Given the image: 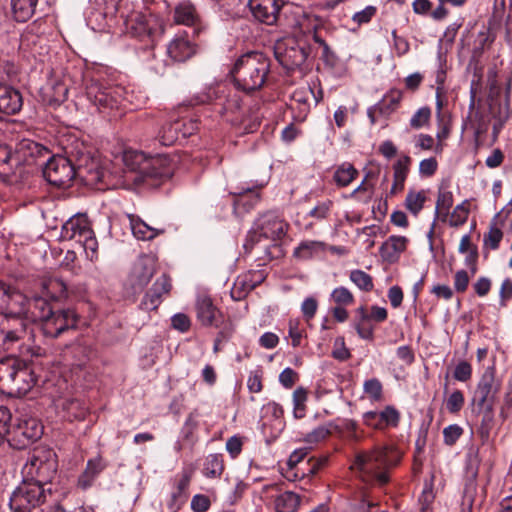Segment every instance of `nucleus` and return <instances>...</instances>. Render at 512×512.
<instances>
[{"instance_id":"nucleus-32","label":"nucleus","mask_w":512,"mask_h":512,"mask_svg":"<svg viewBox=\"0 0 512 512\" xmlns=\"http://www.w3.org/2000/svg\"><path fill=\"white\" fill-rule=\"evenodd\" d=\"M406 244V237L390 236L381 246L382 256L388 260H395L406 249Z\"/></svg>"},{"instance_id":"nucleus-48","label":"nucleus","mask_w":512,"mask_h":512,"mask_svg":"<svg viewBox=\"0 0 512 512\" xmlns=\"http://www.w3.org/2000/svg\"><path fill=\"white\" fill-rule=\"evenodd\" d=\"M412 159L408 155L401 156L394 164H393V178L398 180L399 182H405L409 173L410 165Z\"/></svg>"},{"instance_id":"nucleus-25","label":"nucleus","mask_w":512,"mask_h":512,"mask_svg":"<svg viewBox=\"0 0 512 512\" xmlns=\"http://www.w3.org/2000/svg\"><path fill=\"white\" fill-rule=\"evenodd\" d=\"M174 20L178 24L196 26L200 23V16L196 7L189 1L181 2L174 10Z\"/></svg>"},{"instance_id":"nucleus-24","label":"nucleus","mask_w":512,"mask_h":512,"mask_svg":"<svg viewBox=\"0 0 512 512\" xmlns=\"http://www.w3.org/2000/svg\"><path fill=\"white\" fill-rule=\"evenodd\" d=\"M155 272L154 262L149 257L140 258L134 265L132 278L134 285L143 287L151 280Z\"/></svg>"},{"instance_id":"nucleus-12","label":"nucleus","mask_w":512,"mask_h":512,"mask_svg":"<svg viewBox=\"0 0 512 512\" xmlns=\"http://www.w3.org/2000/svg\"><path fill=\"white\" fill-rule=\"evenodd\" d=\"M67 154L69 155L67 158L72 160V163L75 166V171L78 173L79 177L89 183H98L102 181L103 171L100 169L98 162L90 155V153L85 151L82 144L81 147H79L78 144L71 147V149L67 151Z\"/></svg>"},{"instance_id":"nucleus-39","label":"nucleus","mask_w":512,"mask_h":512,"mask_svg":"<svg viewBox=\"0 0 512 512\" xmlns=\"http://www.w3.org/2000/svg\"><path fill=\"white\" fill-rule=\"evenodd\" d=\"M255 283L251 279V275L244 274L238 276L233 283L230 295L233 300L240 301L255 288Z\"/></svg>"},{"instance_id":"nucleus-19","label":"nucleus","mask_w":512,"mask_h":512,"mask_svg":"<svg viewBox=\"0 0 512 512\" xmlns=\"http://www.w3.org/2000/svg\"><path fill=\"white\" fill-rule=\"evenodd\" d=\"M156 20L152 15H144L142 13H133L126 20V27L129 32L138 38H152L155 31Z\"/></svg>"},{"instance_id":"nucleus-6","label":"nucleus","mask_w":512,"mask_h":512,"mask_svg":"<svg viewBox=\"0 0 512 512\" xmlns=\"http://www.w3.org/2000/svg\"><path fill=\"white\" fill-rule=\"evenodd\" d=\"M125 165L132 171H137L143 177L166 180L172 177L173 168L167 158H146L142 152H126Z\"/></svg>"},{"instance_id":"nucleus-55","label":"nucleus","mask_w":512,"mask_h":512,"mask_svg":"<svg viewBox=\"0 0 512 512\" xmlns=\"http://www.w3.org/2000/svg\"><path fill=\"white\" fill-rule=\"evenodd\" d=\"M363 389L371 401L378 402L382 399L383 387L377 378L366 380Z\"/></svg>"},{"instance_id":"nucleus-54","label":"nucleus","mask_w":512,"mask_h":512,"mask_svg":"<svg viewBox=\"0 0 512 512\" xmlns=\"http://www.w3.org/2000/svg\"><path fill=\"white\" fill-rule=\"evenodd\" d=\"M479 412L483 413L481 426H480V433L482 437H488L489 431L493 424L494 419V405H486L485 407H477Z\"/></svg>"},{"instance_id":"nucleus-56","label":"nucleus","mask_w":512,"mask_h":512,"mask_svg":"<svg viewBox=\"0 0 512 512\" xmlns=\"http://www.w3.org/2000/svg\"><path fill=\"white\" fill-rule=\"evenodd\" d=\"M12 414L7 407L0 406V445L8 440Z\"/></svg>"},{"instance_id":"nucleus-14","label":"nucleus","mask_w":512,"mask_h":512,"mask_svg":"<svg viewBox=\"0 0 512 512\" xmlns=\"http://www.w3.org/2000/svg\"><path fill=\"white\" fill-rule=\"evenodd\" d=\"M78 323V315L73 309H53L41 329L46 337L57 338L64 332L75 329Z\"/></svg>"},{"instance_id":"nucleus-17","label":"nucleus","mask_w":512,"mask_h":512,"mask_svg":"<svg viewBox=\"0 0 512 512\" xmlns=\"http://www.w3.org/2000/svg\"><path fill=\"white\" fill-rule=\"evenodd\" d=\"M196 318L204 327H218L222 320L221 311L207 295H199L195 303Z\"/></svg>"},{"instance_id":"nucleus-7","label":"nucleus","mask_w":512,"mask_h":512,"mask_svg":"<svg viewBox=\"0 0 512 512\" xmlns=\"http://www.w3.org/2000/svg\"><path fill=\"white\" fill-rule=\"evenodd\" d=\"M46 492L51 493V488L45 489L40 484L23 478L9 498L11 511L31 512L46 501Z\"/></svg>"},{"instance_id":"nucleus-60","label":"nucleus","mask_w":512,"mask_h":512,"mask_svg":"<svg viewBox=\"0 0 512 512\" xmlns=\"http://www.w3.org/2000/svg\"><path fill=\"white\" fill-rule=\"evenodd\" d=\"M376 12H377V8L375 6L369 5V6L365 7L363 10L354 13V15L352 16V21L357 26L367 24L376 15Z\"/></svg>"},{"instance_id":"nucleus-64","label":"nucleus","mask_w":512,"mask_h":512,"mask_svg":"<svg viewBox=\"0 0 512 512\" xmlns=\"http://www.w3.org/2000/svg\"><path fill=\"white\" fill-rule=\"evenodd\" d=\"M318 309V302L314 297H307L301 304V312L306 319V321H310L314 318Z\"/></svg>"},{"instance_id":"nucleus-10","label":"nucleus","mask_w":512,"mask_h":512,"mask_svg":"<svg viewBox=\"0 0 512 512\" xmlns=\"http://www.w3.org/2000/svg\"><path fill=\"white\" fill-rule=\"evenodd\" d=\"M44 178L53 186L68 187L78 173L72 160L64 156H52L42 167Z\"/></svg>"},{"instance_id":"nucleus-8","label":"nucleus","mask_w":512,"mask_h":512,"mask_svg":"<svg viewBox=\"0 0 512 512\" xmlns=\"http://www.w3.org/2000/svg\"><path fill=\"white\" fill-rule=\"evenodd\" d=\"M502 387V380L497 376L494 365L485 368L473 391L472 403L476 407L494 405Z\"/></svg>"},{"instance_id":"nucleus-57","label":"nucleus","mask_w":512,"mask_h":512,"mask_svg":"<svg viewBox=\"0 0 512 512\" xmlns=\"http://www.w3.org/2000/svg\"><path fill=\"white\" fill-rule=\"evenodd\" d=\"M472 373V365L466 360H461L454 368L453 378L459 382H467L472 378Z\"/></svg>"},{"instance_id":"nucleus-2","label":"nucleus","mask_w":512,"mask_h":512,"mask_svg":"<svg viewBox=\"0 0 512 512\" xmlns=\"http://www.w3.org/2000/svg\"><path fill=\"white\" fill-rule=\"evenodd\" d=\"M400 460V454L391 446L375 447L371 451L357 453L353 470L360 473L365 481L376 480L380 485L389 481L388 469Z\"/></svg>"},{"instance_id":"nucleus-52","label":"nucleus","mask_w":512,"mask_h":512,"mask_svg":"<svg viewBox=\"0 0 512 512\" xmlns=\"http://www.w3.org/2000/svg\"><path fill=\"white\" fill-rule=\"evenodd\" d=\"M465 398L461 390H454L446 399V409L451 414H457L464 406Z\"/></svg>"},{"instance_id":"nucleus-29","label":"nucleus","mask_w":512,"mask_h":512,"mask_svg":"<svg viewBox=\"0 0 512 512\" xmlns=\"http://www.w3.org/2000/svg\"><path fill=\"white\" fill-rule=\"evenodd\" d=\"M301 503V498L298 494L285 491L277 495L274 499L275 512H296Z\"/></svg>"},{"instance_id":"nucleus-45","label":"nucleus","mask_w":512,"mask_h":512,"mask_svg":"<svg viewBox=\"0 0 512 512\" xmlns=\"http://www.w3.org/2000/svg\"><path fill=\"white\" fill-rule=\"evenodd\" d=\"M224 470L223 458L220 454H210L206 458L204 473L209 478L219 477Z\"/></svg>"},{"instance_id":"nucleus-16","label":"nucleus","mask_w":512,"mask_h":512,"mask_svg":"<svg viewBox=\"0 0 512 512\" xmlns=\"http://www.w3.org/2000/svg\"><path fill=\"white\" fill-rule=\"evenodd\" d=\"M20 165H37L43 167L51 157V152L44 145L30 139L21 140L16 147Z\"/></svg>"},{"instance_id":"nucleus-31","label":"nucleus","mask_w":512,"mask_h":512,"mask_svg":"<svg viewBox=\"0 0 512 512\" xmlns=\"http://www.w3.org/2000/svg\"><path fill=\"white\" fill-rule=\"evenodd\" d=\"M20 165L17 150H12L7 145H0V175L8 176L15 172Z\"/></svg>"},{"instance_id":"nucleus-35","label":"nucleus","mask_w":512,"mask_h":512,"mask_svg":"<svg viewBox=\"0 0 512 512\" xmlns=\"http://www.w3.org/2000/svg\"><path fill=\"white\" fill-rule=\"evenodd\" d=\"M359 175L358 170L349 162H344L336 167L333 180L338 187H346Z\"/></svg>"},{"instance_id":"nucleus-43","label":"nucleus","mask_w":512,"mask_h":512,"mask_svg":"<svg viewBox=\"0 0 512 512\" xmlns=\"http://www.w3.org/2000/svg\"><path fill=\"white\" fill-rule=\"evenodd\" d=\"M91 349L89 346L76 342L66 347V351L64 353L65 357H71L75 361L73 362L76 366H82L89 357Z\"/></svg>"},{"instance_id":"nucleus-3","label":"nucleus","mask_w":512,"mask_h":512,"mask_svg":"<svg viewBox=\"0 0 512 512\" xmlns=\"http://www.w3.org/2000/svg\"><path fill=\"white\" fill-rule=\"evenodd\" d=\"M3 350L11 354L27 357L40 356L42 349L32 345L33 329L20 318L3 320Z\"/></svg>"},{"instance_id":"nucleus-36","label":"nucleus","mask_w":512,"mask_h":512,"mask_svg":"<svg viewBox=\"0 0 512 512\" xmlns=\"http://www.w3.org/2000/svg\"><path fill=\"white\" fill-rule=\"evenodd\" d=\"M477 470L473 467L468 470V477L464 485L463 490V506H466L468 510L472 509V506L477 500V484H476Z\"/></svg>"},{"instance_id":"nucleus-20","label":"nucleus","mask_w":512,"mask_h":512,"mask_svg":"<svg viewBox=\"0 0 512 512\" xmlns=\"http://www.w3.org/2000/svg\"><path fill=\"white\" fill-rule=\"evenodd\" d=\"M23 106V98L17 89L0 84V112L7 115L18 113Z\"/></svg>"},{"instance_id":"nucleus-47","label":"nucleus","mask_w":512,"mask_h":512,"mask_svg":"<svg viewBox=\"0 0 512 512\" xmlns=\"http://www.w3.org/2000/svg\"><path fill=\"white\" fill-rule=\"evenodd\" d=\"M469 215V204L468 201L465 200L461 204H458L449 217V224L452 227H459L463 225L468 218Z\"/></svg>"},{"instance_id":"nucleus-59","label":"nucleus","mask_w":512,"mask_h":512,"mask_svg":"<svg viewBox=\"0 0 512 512\" xmlns=\"http://www.w3.org/2000/svg\"><path fill=\"white\" fill-rule=\"evenodd\" d=\"M372 172H368L362 182L347 196V198H355L360 199V193H368V199L372 198L374 192V184L370 183L368 180L372 176Z\"/></svg>"},{"instance_id":"nucleus-13","label":"nucleus","mask_w":512,"mask_h":512,"mask_svg":"<svg viewBox=\"0 0 512 512\" xmlns=\"http://www.w3.org/2000/svg\"><path fill=\"white\" fill-rule=\"evenodd\" d=\"M43 434V426L33 417L22 416L18 423L10 430L11 438L8 439L11 446L24 449L30 443L39 439Z\"/></svg>"},{"instance_id":"nucleus-4","label":"nucleus","mask_w":512,"mask_h":512,"mask_svg":"<svg viewBox=\"0 0 512 512\" xmlns=\"http://www.w3.org/2000/svg\"><path fill=\"white\" fill-rule=\"evenodd\" d=\"M58 470L56 453L48 447L33 449L22 468L23 478L45 488L55 478Z\"/></svg>"},{"instance_id":"nucleus-49","label":"nucleus","mask_w":512,"mask_h":512,"mask_svg":"<svg viewBox=\"0 0 512 512\" xmlns=\"http://www.w3.org/2000/svg\"><path fill=\"white\" fill-rule=\"evenodd\" d=\"M17 364L16 361L0 362V386L10 389Z\"/></svg>"},{"instance_id":"nucleus-28","label":"nucleus","mask_w":512,"mask_h":512,"mask_svg":"<svg viewBox=\"0 0 512 512\" xmlns=\"http://www.w3.org/2000/svg\"><path fill=\"white\" fill-rule=\"evenodd\" d=\"M453 194L448 187L440 186L435 206V219L445 222L448 219L450 208L453 206Z\"/></svg>"},{"instance_id":"nucleus-50","label":"nucleus","mask_w":512,"mask_h":512,"mask_svg":"<svg viewBox=\"0 0 512 512\" xmlns=\"http://www.w3.org/2000/svg\"><path fill=\"white\" fill-rule=\"evenodd\" d=\"M322 247L323 244L321 242L304 241L295 249L294 255L302 259H308L312 257L314 253L321 250Z\"/></svg>"},{"instance_id":"nucleus-11","label":"nucleus","mask_w":512,"mask_h":512,"mask_svg":"<svg viewBox=\"0 0 512 512\" xmlns=\"http://www.w3.org/2000/svg\"><path fill=\"white\" fill-rule=\"evenodd\" d=\"M309 53L308 46L294 39L278 42L274 49L278 62L289 71L301 67L306 62Z\"/></svg>"},{"instance_id":"nucleus-62","label":"nucleus","mask_w":512,"mask_h":512,"mask_svg":"<svg viewBox=\"0 0 512 512\" xmlns=\"http://www.w3.org/2000/svg\"><path fill=\"white\" fill-rule=\"evenodd\" d=\"M462 433L463 429L457 424L445 427L443 430L444 443L450 446L454 445Z\"/></svg>"},{"instance_id":"nucleus-42","label":"nucleus","mask_w":512,"mask_h":512,"mask_svg":"<svg viewBox=\"0 0 512 512\" xmlns=\"http://www.w3.org/2000/svg\"><path fill=\"white\" fill-rule=\"evenodd\" d=\"M498 214H496L489 225V230L483 236V245L485 249L497 250L499 248L500 242L503 239L502 230L497 227L496 219Z\"/></svg>"},{"instance_id":"nucleus-46","label":"nucleus","mask_w":512,"mask_h":512,"mask_svg":"<svg viewBox=\"0 0 512 512\" xmlns=\"http://www.w3.org/2000/svg\"><path fill=\"white\" fill-rule=\"evenodd\" d=\"M349 279L362 291L370 292L374 288L372 277L363 270H352Z\"/></svg>"},{"instance_id":"nucleus-40","label":"nucleus","mask_w":512,"mask_h":512,"mask_svg":"<svg viewBox=\"0 0 512 512\" xmlns=\"http://www.w3.org/2000/svg\"><path fill=\"white\" fill-rule=\"evenodd\" d=\"M30 298H27L21 292L14 289L9 294L8 306L4 311L12 314L23 315L26 318V308Z\"/></svg>"},{"instance_id":"nucleus-41","label":"nucleus","mask_w":512,"mask_h":512,"mask_svg":"<svg viewBox=\"0 0 512 512\" xmlns=\"http://www.w3.org/2000/svg\"><path fill=\"white\" fill-rule=\"evenodd\" d=\"M64 417L70 421L83 419L86 415V407L77 399H65L61 402Z\"/></svg>"},{"instance_id":"nucleus-27","label":"nucleus","mask_w":512,"mask_h":512,"mask_svg":"<svg viewBox=\"0 0 512 512\" xmlns=\"http://www.w3.org/2000/svg\"><path fill=\"white\" fill-rule=\"evenodd\" d=\"M130 227L133 235L139 240H151L163 233L164 230L154 228L146 224L140 217L129 215Z\"/></svg>"},{"instance_id":"nucleus-61","label":"nucleus","mask_w":512,"mask_h":512,"mask_svg":"<svg viewBox=\"0 0 512 512\" xmlns=\"http://www.w3.org/2000/svg\"><path fill=\"white\" fill-rule=\"evenodd\" d=\"M79 243L82 244L87 257L93 261L97 258L98 242L94 235L93 230L91 231L90 237H84Z\"/></svg>"},{"instance_id":"nucleus-58","label":"nucleus","mask_w":512,"mask_h":512,"mask_svg":"<svg viewBox=\"0 0 512 512\" xmlns=\"http://www.w3.org/2000/svg\"><path fill=\"white\" fill-rule=\"evenodd\" d=\"M431 118V109L429 107H421L410 119V126L413 129H420L426 126Z\"/></svg>"},{"instance_id":"nucleus-23","label":"nucleus","mask_w":512,"mask_h":512,"mask_svg":"<svg viewBox=\"0 0 512 512\" xmlns=\"http://www.w3.org/2000/svg\"><path fill=\"white\" fill-rule=\"evenodd\" d=\"M167 53L174 61L184 62L194 55L195 47L186 38L179 37L170 42Z\"/></svg>"},{"instance_id":"nucleus-30","label":"nucleus","mask_w":512,"mask_h":512,"mask_svg":"<svg viewBox=\"0 0 512 512\" xmlns=\"http://www.w3.org/2000/svg\"><path fill=\"white\" fill-rule=\"evenodd\" d=\"M402 100V92L397 89L390 90L379 103L375 106V110L384 117H389L397 110Z\"/></svg>"},{"instance_id":"nucleus-18","label":"nucleus","mask_w":512,"mask_h":512,"mask_svg":"<svg viewBox=\"0 0 512 512\" xmlns=\"http://www.w3.org/2000/svg\"><path fill=\"white\" fill-rule=\"evenodd\" d=\"M92 228L85 214H77L68 219L62 226L61 238L63 240H76L80 242L85 236L90 237Z\"/></svg>"},{"instance_id":"nucleus-37","label":"nucleus","mask_w":512,"mask_h":512,"mask_svg":"<svg viewBox=\"0 0 512 512\" xmlns=\"http://www.w3.org/2000/svg\"><path fill=\"white\" fill-rule=\"evenodd\" d=\"M292 13L295 15V20L291 23L292 27L299 28L302 31L316 29L318 18L315 15L307 13L299 6L293 7Z\"/></svg>"},{"instance_id":"nucleus-15","label":"nucleus","mask_w":512,"mask_h":512,"mask_svg":"<svg viewBox=\"0 0 512 512\" xmlns=\"http://www.w3.org/2000/svg\"><path fill=\"white\" fill-rule=\"evenodd\" d=\"M248 7L252 16L260 23L277 25L280 13L287 5L284 0H249Z\"/></svg>"},{"instance_id":"nucleus-33","label":"nucleus","mask_w":512,"mask_h":512,"mask_svg":"<svg viewBox=\"0 0 512 512\" xmlns=\"http://www.w3.org/2000/svg\"><path fill=\"white\" fill-rule=\"evenodd\" d=\"M182 126L185 125L181 121H174L164 124L158 134L160 143L164 146H171L182 139L180 133Z\"/></svg>"},{"instance_id":"nucleus-63","label":"nucleus","mask_w":512,"mask_h":512,"mask_svg":"<svg viewBox=\"0 0 512 512\" xmlns=\"http://www.w3.org/2000/svg\"><path fill=\"white\" fill-rule=\"evenodd\" d=\"M171 287L172 285L170 278L163 274L156 279L150 290L156 293L157 296L161 298L163 294H167L170 292Z\"/></svg>"},{"instance_id":"nucleus-51","label":"nucleus","mask_w":512,"mask_h":512,"mask_svg":"<svg viewBox=\"0 0 512 512\" xmlns=\"http://www.w3.org/2000/svg\"><path fill=\"white\" fill-rule=\"evenodd\" d=\"M380 422H382V429L387 426L396 427L400 421V413L393 406H386L379 412Z\"/></svg>"},{"instance_id":"nucleus-22","label":"nucleus","mask_w":512,"mask_h":512,"mask_svg":"<svg viewBox=\"0 0 512 512\" xmlns=\"http://www.w3.org/2000/svg\"><path fill=\"white\" fill-rule=\"evenodd\" d=\"M36 379L30 368L17 364L10 390L18 394H26L34 386Z\"/></svg>"},{"instance_id":"nucleus-1","label":"nucleus","mask_w":512,"mask_h":512,"mask_svg":"<svg viewBox=\"0 0 512 512\" xmlns=\"http://www.w3.org/2000/svg\"><path fill=\"white\" fill-rule=\"evenodd\" d=\"M269 71V58L262 52L250 51L238 57L230 74L238 89L252 92L263 87Z\"/></svg>"},{"instance_id":"nucleus-34","label":"nucleus","mask_w":512,"mask_h":512,"mask_svg":"<svg viewBox=\"0 0 512 512\" xmlns=\"http://www.w3.org/2000/svg\"><path fill=\"white\" fill-rule=\"evenodd\" d=\"M43 294L53 300H59L67 296L66 283L60 278H48L41 283Z\"/></svg>"},{"instance_id":"nucleus-26","label":"nucleus","mask_w":512,"mask_h":512,"mask_svg":"<svg viewBox=\"0 0 512 512\" xmlns=\"http://www.w3.org/2000/svg\"><path fill=\"white\" fill-rule=\"evenodd\" d=\"M105 464L103 463L101 457H96L94 459H90L87 462L86 469L79 476L78 485L82 489H87L92 486L95 479L99 476V474L104 470Z\"/></svg>"},{"instance_id":"nucleus-53","label":"nucleus","mask_w":512,"mask_h":512,"mask_svg":"<svg viewBox=\"0 0 512 512\" xmlns=\"http://www.w3.org/2000/svg\"><path fill=\"white\" fill-rule=\"evenodd\" d=\"M332 301L340 306H349L354 303L352 292L344 286L335 288L331 292Z\"/></svg>"},{"instance_id":"nucleus-38","label":"nucleus","mask_w":512,"mask_h":512,"mask_svg":"<svg viewBox=\"0 0 512 512\" xmlns=\"http://www.w3.org/2000/svg\"><path fill=\"white\" fill-rule=\"evenodd\" d=\"M38 0H11L14 18L19 22H25L34 14Z\"/></svg>"},{"instance_id":"nucleus-5","label":"nucleus","mask_w":512,"mask_h":512,"mask_svg":"<svg viewBox=\"0 0 512 512\" xmlns=\"http://www.w3.org/2000/svg\"><path fill=\"white\" fill-rule=\"evenodd\" d=\"M288 224L274 212L261 214L248 232L244 248L246 251L253 249L261 238L277 241L286 235Z\"/></svg>"},{"instance_id":"nucleus-9","label":"nucleus","mask_w":512,"mask_h":512,"mask_svg":"<svg viewBox=\"0 0 512 512\" xmlns=\"http://www.w3.org/2000/svg\"><path fill=\"white\" fill-rule=\"evenodd\" d=\"M123 88L118 86H105L92 81L86 87L88 101L101 113L118 108L122 101Z\"/></svg>"},{"instance_id":"nucleus-21","label":"nucleus","mask_w":512,"mask_h":512,"mask_svg":"<svg viewBox=\"0 0 512 512\" xmlns=\"http://www.w3.org/2000/svg\"><path fill=\"white\" fill-rule=\"evenodd\" d=\"M54 308L43 296L30 298L26 308V318L42 324Z\"/></svg>"},{"instance_id":"nucleus-44","label":"nucleus","mask_w":512,"mask_h":512,"mask_svg":"<svg viewBox=\"0 0 512 512\" xmlns=\"http://www.w3.org/2000/svg\"><path fill=\"white\" fill-rule=\"evenodd\" d=\"M426 199L424 191L416 192L414 190H410L406 195L405 207L410 213L417 216L423 209Z\"/></svg>"}]
</instances>
